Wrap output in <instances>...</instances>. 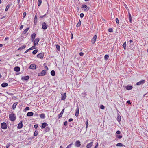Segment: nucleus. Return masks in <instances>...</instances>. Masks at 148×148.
<instances>
[{"label": "nucleus", "instance_id": "f257e3e1", "mask_svg": "<svg viewBox=\"0 0 148 148\" xmlns=\"http://www.w3.org/2000/svg\"><path fill=\"white\" fill-rule=\"evenodd\" d=\"M9 118L12 121H14L16 119V116L14 114H11L9 115Z\"/></svg>", "mask_w": 148, "mask_h": 148}, {"label": "nucleus", "instance_id": "f03ea898", "mask_svg": "<svg viewBox=\"0 0 148 148\" xmlns=\"http://www.w3.org/2000/svg\"><path fill=\"white\" fill-rule=\"evenodd\" d=\"M1 128L3 130H6L7 127V125L5 122L2 123L1 124Z\"/></svg>", "mask_w": 148, "mask_h": 148}, {"label": "nucleus", "instance_id": "7ed1b4c3", "mask_svg": "<svg viewBox=\"0 0 148 148\" xmlns=\"http://www.w3.org/2000/svg\"><path fill=\"white\" fill-rule=\"evenodd\" d=\"M46 73V70H43L41 72L38 74V76H42L45 75Z\"/></svg>", "mask_w": 148, "mask_h": 148}, {"label": "nucleus", "instance_id": "20e7f679", "mask_svg": "<svg viewBox=\"0 0 148 148\" xmlns=\"http://www.w3.org/2000/svg\"><path fill=\"white\" fill-rule=\"evenodd\" d=\"M42 28L43 29L45 30L47 29V27H48V26L47 25L45 22H44L42 23Z\"/></svg>", "mask_w": 148, "mask_h": 148}, {"label": "nucleus", "instance_id": "39448f33", "mask_svg": "<svg viewBox=\"0 0 148 148\" xmlns=\"http://www.w3.org/2000/svg\"><path fill=\"white\" fill-rule=\"evenodd\" d=\"M75 146L79 147H80L81 145L80 142L79 140L76 141L75 143Z\"/></svg>", "mask_w": 148, "mask_h": 148}, {"label": "nucleus", "instance_id": "423d86ee", "mask_svg": "<svg viewBox=\"0 0 148 148\" xmlns=\"http://www.w3.org/2000/svg\"><path fill=\"white\" fill-rule=\"evenodd\" d=\"M145 80H141L137 82L136 84V85L138 86L140 85L143 84L145 83Z\"/></svg>", "mask_w": 148, "mask_h": 148}, {"label": "nucleus", "instance_id": "0eeeda50", "mask_svg": "<svg viewBox=\"0 0 148 148\" xmlns=\"http://www.w3.org/2000/svg\"><path fill=\"white\" fill-rule=\"evenodd\" d=\"M43 56L44 54L43 53H40L38 54L37 56V57L38 58L40 59H42L43 58Z\"/></svg>", "mask_w": 148, "mask_h": 148}, {"label": "nucleus", "instance_id": "6e6552de", "mask_svg": "<svg viewBox=\"0 0 148 148\" xmlns=\"http://www.w3.org/2000/svg\"><path fill=\"white\" fill-rule=\"evenodd\" d=\"M97 38V36L96 35H95L92 38V40L91 41V42L93 44H94Z\"/></svg>", "mask_w": 148, "mask_h": 148}, {"label": "nucleus", "instance_id": "1a4fd4ad", "mask_svg": "<svg viewBox=\"0 0 148 148\" xmlns=\"http://www.w3.org/2000/svg\"><path fill=\"white\" fill-rule=\"evenodd\" d=\"M29 76H23L22 77L21 80H22L27 81L29 79Z\"/></svg>", "mask_w": 148, "mask_h": 148}, {"label": "nucleus", "instance_id": "9d476101", "mask_svg": "<svg viewBox=\"0 0 148 148\" xmlns=\"http://www.w3.org/2000/svg\"><path fill=\"white\" fill-rule=\"evenodd\" d=\"M125 88L127 90H130L132 89L133 87L132 86L128 85L127 86H125Z\"/></svg>", "mask_w": 148, "mask_h": 148}, {"label": "nucleus", "instance_id": "9b49d317", "mask_svg": "<svg viewBox=\"0 0 148 148\" xmlns=\"http://www.w3.org/2000/svg\"><path fill=\"white\" fill-rule=\"evenodd\" d=\"M23 126L22 121H21L18 124L17 127V128L19 129H20Z\"/></svg>", "mask_w": 148, "mask_h": 148}, {"label": "nucleus", "instance_id": "f8f14e48", "mask_svg": "<svg viewBox=\"0 0 148 148\" xmlns=\"http://www.w3.org/2000/svg\"><path fill=\"white\" fill-rule=\"evenodd\" d=\"M36 36V34L35 33H33L31 35V40L32 42H33Z\"/></svg>", "mask_w": 148, "mask_h": 148}, {"label": "nucleus", "instance_id": "ddd939ff", "mask_svg": "<svg viewBox=\"0 0 148 148\" xmlns=\"http://www.w3.org/2000/svg\"><path fill=\"white\" fill-rule=\"evenodd\" d=\"M48 125L46 123L44 122L42 124L41 126H40L41 128L42 129H43L45 128V127L46 126H47Z\"/></svg>", "mask_w": 148, "mask_h": 148}, {"label": "nucleus", "instance_id": "4468645a", "mask_svg": "<svg viewBox=\"0 0 148 148\" xmlns=\"http://www.w3.org/2000/svg\"><path fill=\"white\" fill-rule=\"evenodd\" d=\"M62 95L61 99L63 100H64L65 99L66 97V93L62 94Z\"/></svg>", "mask_w": 148, "mask_h": 148}, {"label": "nucleus", "instance_id": "2eb2a0df", "mask_svg": "<svg viewBox=\"0 0 148 148\" xmlns=\"http://www.w3.org/2000/svg\"><path fill=\"white\" fill-rule=\"evenodd\" d=\"M93 142H91L88 144L86 146L87 148H91L92 146L93 145Z\"/></svg>", "mask_w": 148, "mask_h": 148}, {"label": "nucleus", "instance_id": "dca6fc26", "mask_svg": "<svg viewBox=\"0 0 148 148\" xmlns=\"http://www.w3.org/2000/svg\"><path fill=\"white\" fill-rule=\"evenodd\" d=\"M40 39L39 38H36L34 40V46L38 44L39 41Z\"/></svg>", "mask_w": 148, "mask_h": 148}, {"label": "nucleus", "instance_id": "f3484780", "mask_svg": "<svg viewBox=\"0 0 148 148\" xmlns=\"http://www.w3.org/2000/svg\"><path fill=\"white\" fill-rule=\"evenodd\" d=\"M29 68L32 69H36V66L35 64H32L30 65Z\"/></svg>", "mask_w": 148, "mask_h": 148}, {"label": "nucleus", "instance_id": "a211bd4d", "mask_svg": "<svg viewBox=\"0 0 148 148\" xmlns=\"http://www.w3.org/2000/svg\"><path fill=\"white\" fill-rule=\"evenodd\" d=\"M79 113V109L78 107H77L76 110V112L75 114V116L76 117H77L78 116Z\"/></svg>", "mask_w": 148, "mask_h": 148}, {"label": "nucleus", "instance_id": "6ab92c4d", "mask_svg": "<svg viewBox=\"0 0 148 148\" xmlns=\"http://www.w3.org/2000/svg\"><path fill=\"white\" fill-rule=\"evenodd\" d=\"M34 114V113L33 112H28L27 114V115L28 116H33Z\"/></svg>", "mask_w": 148, "mask_h": 148}, {"label": "nucleus", "instance_id": "aec40b11", "mask_svg": "<svg viewBox=\"0 0 148 148\" xmlns=\"http://www.w3.org/2000/svg\"><path fill=\"white\" fill-rule=\"evenodd\" d=\"M14 70L18 72L20 70V68L18 66L15 67L14 68Z\"/></svg>", "mask_w": 148, "mask_h": 148}, {"label": "nucleus", "instance_id": "412c9836", "mask_svg": "<svg viewBox=\"0 0 148 148\" xmlns=\"http://www.w3.org/2000/svg\"><path fill=\"white\" fill-rule=\"evenodd\" d=\"M50 128L49 127H47L45 129V132H47L50 130Z\"/></svg>", "mask_w": 148, "mask_h": 148}, {"label": "nucleus", "instance_id": "4be33fe9", "mask_svg": "<svg viewBox=\"0 0 148 148\" xmlns=\"http://www.w3.org/2000/svg\"><path fill=\"white\" fill-rule=\"evenodd\" d=\"M8 84L6 83H3L1 84V86L2 87H5L8 86Z\"/></svg>", "mask_w": 148, "mask_h": 148}, {"label": "nucleus", "instance_id": "5701e85b", "mask_svg": "<svg viewBox=\"0 0 148 148\" xmlns=\"http://www.w3.org/2000/svg\"><path fill=\"white\" fill-rule=\"evenodd\" d=\"M40 117L41 118L44 119L45 117V115L44 113H42L40 114Z\"/></svg>", "mask_w": 148, "mask_h": 148}, {"label": "nucleus", "instance_id": "b1692460", "mask_svg": "<svg viewBox=\"0 0 148 148\" xmlns=\"http://www.w3.org/2000/svg\"><path fill=\"white\" fill-rule=\"evenodd\" d=\"M17 103H18L16 102L13 104L12 106V108L13 110H14L15 109Z\"/></svg>", "mask_w": 148, "mask_h": 148}, {"label": "nucleus", "instance_id": "393cba45", "mask_svg": "<svg viewBox=\"0 0 148 148\" xmlns=\"http://www.w3.org/2000/svg\"><path fill=\"white\" fill-rule=\"evenodd\" d=\"M51 74L53 76H54L55 75V71L53 70L51 71Z\"/></svg>", "mask_w": 148, "mask_h": 148}, {"label": "nucleus", "instance_id": "a878e982", "mask_svg": "<svg viewBox=\"0 0 148 148\" xmlns=\"http://www.w3.org/2000/svg\"><path fill=\"white\" fill-rule=\"evenodd\" d=\"M121 116L119 114L117 117V120L119 122H120L121 121Z\"/></svg>", "mask_w": 148, "mask_h": 148}, {"label": "nucleus", "instance_id": "bb28decb", "mask_svg": "<svg viewBox=\"0 0 148 148\" xmlns=\"http://www.w3.org/2000/svg\"><path fill=\"white\" fill-rule=\"evenodd\" d=\"M26 46L25 45H23L21 47H20L18 49V50H20L25 48L26 47Z\"/></svg>", "mask_w": 148, "mask_h": 148}, {"label": "nucleus", "instance_id": "cd10ccee", "mask_svg": "<svg viewBox=\"0 0 148 148\" xmlns=\"http://www.w3.org/2000/svg\"><path fill=\"white\" fill-rule=\"evenodd\" d=\"M81 22L80 20H79V22L76 25V27H80L81 25Z\"/></svg>", "mask_w": 148, "mask_h": 148}, {"label": "nucleus", "instance_id": "c85d7f7f", "mask_svg": "<svg viewBox=\"0 0 148 148\" xmlns=\"http://www.w3.org/2000/svg\"><path fill=\"white\" fill-rule=\"evenodd\" d=\"M29 29V27H28V28H26L25 30H24V31H23V34H25L28 31V30Z\"/></svg>", "mask_w": 148, "mask_h": 148}, {"label": "nucleus", "instance_id": "c756f323", "mask_svg": "<svg viewBox=\"0 0 148 148\" xmlns=\"http://www.w3.org/2000/svg\"><path fill=\"white\" fill-rule=\"evenodd\" d=\"M42 0H38V6H40L41 4Z\"/></svg>", "mask_w": 148, "mask_h": 148}, {"label": "nucleus", "instance_id": "7c9ffc66", "mask_svg": "<svg viewBox=\"0 0 148 148\" xmlns=\"http://www.w3.org/2000/svg\"><path fill=\"white\" fill-rule=\"evenodd\" d=\"M123 47L124 48V49L125 50L126 47V42H125L123 45Z\"/></svg>", "mask_w": 148, "mask_h": 148}, {"label": "nucleus", "instance_id": "2f4dec72", "mask_svg": "<svg viewBox=\"0 0 148 148\" xmlns=\"http://www.w3.org/2000/svg\"><path fill=\"white\" fill-rule=\"evenodd\" d=\"M38 51V49L34 50L33 51L32 53L34 55L35 54L37 53Z\"/></svg>", "mask_w": 148, "mask_h": 148}, {"label": "nucleus", "instance_id": "473e14b6", "mask_svg": "<svg viewBox=\"0 0 148 148\" xmlns=\"http://www.w3.org/2000/svg\"><path fill=\"white\" fill-rule=\"evenodd\" d=\"M116 146H117L122 147L123 146V145L121 143H119L116 144Z\"/></svg>", "mask_w": 148, "mask_h": 148}, {"label": "nucleus", "instance_id": "72a5a7b5", "mask_svg": "<svg viewBox=\"0 0 148 148\" xmlns=\"http://www.w3.org/2000/svg\"><path fill=\"white\" fill-rule=\"evenodd\" d=\"M109 58V56L107 55H105L104 56V59L106 60H107Z\"/></svg>", "mask_w": 148, "mask_h": 148}, {"label": "nucleus", "instance_id": "f704fd0d", "mask_svg": "<svg viewBox=\"0 0 148 148\" xmlns=\"http://www.w3.org/2000/svg\"><path fill=\"white\" fill-rule=\"evenodd\" d=\"M56 48L58 51L60 50V46L58 44L56 45Z\"/></svg>", "mask_w": 148, "mask_h": 148}, {"label": "nucleus", "instance_id": "c9c22d12", "mask_svg": "<svg viewBox=\"0 0 148 148\" xmlns=\"http://www.w3.org/2000/svg\"><path fill=\"white\" fill-rule=\"evenodd\" d=\"M10 5L9 4H8L6 7V8L5 9V11H7L8 10V9H9V8H10Z\"/></svg>", "mask_w": 148, "mask_h": 148}, {"label": "nucleus", "instance_id": "e433bc0d", "mask_svg": "<svg viewBox=\"0 0 148 148\" xmlns=\"http://www.w3.org/2000/svg\"><path fill=\"white\" fill-rule=\"evenodd\" d=\"M90 8L89 7H88V6L86 8V9L84 10V11L87 12L89 10Z\"/></svg>", "mask_w": 148, "mask_h": 148}, {"label": "nucleus", "instance_id": "4c0bfd02", "mask_svg": "<svg viewBox=\"0 0 148 148\" xmlns=\"http://www.w3.org/2000/svg\"><path fill=\"white\" fill-rule=\"evenodd\" d=\"M38 134V131L37 130L35 131L34 133V135L35 136H37Z\"/></svg>", "mask_w": 148, "mask_h": 148}, {"label": "nucleus", "instance_id": "58836bf2", "mask_svg": "<svg viewBox=\"0 0 148 148\" xmlns=\"http://www.w3.org/2000/svg\"><path fill=\"white\" fill-rule=\"evenodd\" d=\"M116 137L118 138L119 139H121L122 137V136L120 135H117Z\"/></svg>", "mask_w": 148, "mask_h": 148}, {"label": "nucleus", "instance_id": "ea45409f", "mask_svg": "<svg viewBox=\"0 0 148 148\" xmlns=\"http://www.w3.org/2000/svg\"><path fill=\"white\" fill-rule=\"evenodd\" d=\"M87 7V5L85 4H83L82 6V8L85 9Z\"/></svg>", "mask_w": 148, "mask_h": 148}, {"label": "nucleus", "instance_id": "a19ab883", "mask_svg": "<svg viewBox=\"0 0 148 148\" xmlns=\"http://www.w3.org/2000/svg\"><path fill=\"white\" fill-rule=\"evenodd\" d=\"M34 21H37V14H36L34 17Z\"/></svg>", "mask_w": 148, "mask_h": 148}, {"label": "nucleus", "instance_id": "79ce46f5", "mask_svg": "<svg viewBox=\"0 0 148 148\" xmlns=\"http://www.w3.org/2000/svg\"><path fill=\"white\" fill-rule=\"evenodd\" d=\"M35 48V46H33L29 48V50H33Z\"/></svg>", "mask_w": 148, "mask_h": 148}, {"label": "nucleus", "instance_id": "37998d69", "mask_svg": "<svg viewBox=\"0 0 148 148\" xmlns=\"http://www.w3.org/2000/svg\"><path fill=\"white\" fill-rule=\"evenodd\" d=\"M100 108L102 109L103 110L105 108V106L103 105H101L100 106Z\"/></svg>", "mask_w": 148, "mask_h": 148}, {"label": "nucleus", "instance_id": "c03bdc74", "mask_svg": "<svg viewBox=\"0 0 148 148\" xmlns=\"http://www.w3.org/2000/svg\"><path fill=\"white\" fill-rule=\"evenodd\" d=\"M73 145L72 143H71L66 148H70L71 147V146Z\"/></svg>", "mask_w": 148, "mask_h": 148}, {"label": "nucleus", "instance_id": "a18cd8bd", "mask_svg": "<svg viewBox=\"0 0 148 148\" xmlns=\"http://www.w3.org/2000/svg\"><path fill=\"white\" fill-rule=\"evenodd\" d=\"M86 128H87L88 126V120H87L86 123Z\"/></svg>", "mask_w": 148, "mask_h": 148}, {"label": "nucleus", "instance_id": "49530a36", "mask_svg": "<svg viewBox=\"0 0 148 148\" xmlns=\"http://www.w3.org/2000/svg\"><path fill=\"white\" fill-rule=\"evenodd\" d=\"M62 115L63 114H62V113H60L59 114L58 116V119H60V117H62Z\"/></svg>", "mask_w": 148, "mask_h": 148}, {"label": "nucleus", "instance_id": "de8ad7c7", "mask_svg": "<svg viewBox=\"0 0 148 148\" xmlns=\"http://www.w3.org/2000/svg\"><path fill=\"white\" fill-rule=\"evenodd\" d=\"M130 44L131 45H132L134 44V43H133V41L132 40H130Z\"/></svg>", "mask_w": 148, "mask_h": 148}, {"label": "nucleus", "instance_id": "09e8293b", "mask_svg": "<svg viewBox=\"0 0 148 148\" xmlns=\"http://www.w3.org/2000/svg\"><path fill=\"white\" fill-rule=\"evenodd\" d=\"M108 31L109 32H112L113 31V29L112 28H110L109 29Z\"/></svg>", "mask_w": 148, "mask_h": 148}, {"label": "nucleus", "instance_id": "8fccbe9b", "mask_svg": "<svg viewBox=\"0 0 148 148\" xmlns=\"http://www.w3.org/2000/svg\"><path fill=\"white\" fill-rule=\"evenodd\" d=\"M129 18L130 23H131L132 22V18L131 16H129Z\"/></svg>", "mask_w": 148, "mask_h": 148}, {"label": "nucleus", "instance_id": "3c124183", "mask_svg": "<svg viewBox=\"0 0 148 148\" xmlns=\"http://www.w3.org/2000/svg\"><path fill=\"white\" fill-rule=\"evenodd\" d=\"M10 143H8L7 144L6 146V148H8L9 147V146H10Z\"/></svg>", "mask_w": 148, "mask_h": 148}, {"label": "nucleus", "instance_id": "603ef678", "mask_svg": "<svg viewBox=\"0 0 148 148\" xmlns=\"http://www.w3.org/2000/svg\"><path fill=\"white\" fill-rule=\"evenodd\" d=\"M80 17L82 18L84 16V14L83 13H81L80 14Z\"/></svg>", "mask_w": 148, "mask_h": 148}, {"label": "nucleus", "instance_id": "864d4df0", "mask_svg": "<svg viewBox=\"0 0 148 148\" xmlns=\"http://www.w3.org/2000/svg\"><path fill=\"white\" fill-rule=\"evenodd\" d=\"M26 15V12L23 13V18H25V17Z\"/></svg>", "mask_w": 148, "mask_h": 148}, {"label": "nucleus", "instance_id": "5fc2aeb1", "mask_svg": "<svg viewBox=\"0 0 148 148\" xmlns=\"http://www.w3.org/2000/svg\"><path fill=\"white\" fill-rule=\"evenodd\" d=\"M29 110V108L28 107H26L25 108L24 110Z\"/></svg>", "mask_w": 148, "mask_h": 148}, {"label": "nucleus", "instance_id": "6e6d98bb", "mask_svg": "<svg viewBox=\"0 0 148 148\" xmlns=\"http://www.w3.org/2000/svg\"><path fill=\"white\" fill-rule=\"evenodd\" d=\"M115 21L117 24H119V20L117 18H116V19H115Z\"/></svg>", "mask_w": 148, "mask_h": 148}, {"label": "nucleus", "instance_id": "4d7b16f0", "mask_svg": "<svg viewBox=\"0 0 148 148\" xmlns=\"http://www.w3.org/2000/svg\"><path fill=\"white\" fill-rule=\"evenodd\" d=\"M96 143V145H95V147L94 148H97V147H98V143L97 142Z\"/></svg>", "mask_w": 148, "mask_h": 148}, {"label": "nucleus", "instance_id": "13d9d810", "mask_svg": "<svg viewBox=\"0 0 148 148\" xmlns=\"http://www.w3.org/2000/svg\"><path fill=\"white\" fill-rule=\"evenodd\" d=\"M34 127L35 129H37L38 127V124L35 125H34Z\"/></svg>", "mask_w": 148, "mask_h": 148}, {"label": "nucleus", "instance_id": "bf43d9fd", "mask_svg": "<svg viewBox=\"0 0 148 148\" xmlns=\"http://www.w3.org/2000/svg\"><path fill=\"white\" fill-rule=\"evenodd\" d=\"M79 54L80 55V56H83L84 53L83 52H81L79 53Z\"/></svg>", "mask_w": 148, "mask_h": 148}, {"label": "nucleus", "instance_id": "052dcab7", "mask_svg": "<svg viewBox=\"0 0 148 148\" xmlns=\"http://www.w3.org/2000/svg\"><path fill=\"white\" fill-rule=\"evenodd\" d=\"M64 125L65 126H66L67 125V122L66 121L64 123Z\"/></svg>", "mask_w": 148, "mask_h": 148}, {"label": "nucleus", "instance_id": "680f3d73", "mask_svg": "<svg viewBox=\"0 0 148 148\" xmlns=\"http://www.w3.org/2000/svg\"><path fill=\"white\" fill-rule=\"evenodd\" d=\"M44 68L45 69V70H46V71L48 70V68L47 66H45L44 67Z\"/></svg>", "mask_w": 148, "mask_h": 148}, {"label": "nucleus", "instance_id": "e2e57ef3", "mask_svg": "<svg viewBox=\"0 0 148 148\" xmlns=\"http://www.w3.org/2000/svg\"><path fill=\"white\" fill-rule=\"evenodd\" d=\"M46 15V14H45L44 15L42 16H40V18H42L44 17H45Z\"/></svg>", "mask_w": 148, "mask_h": 148}, {"label": "nucleus", "instance_id": "0e129e2a", "mask_svg": "<svg viewBox=\"0 0 148 148\" xmlns=\"http://www.w3.org/2000/svg\"><path fill=\"white\" fill-rule=\"evenodd\" d=\"M23 25H21L19 28L20 30H21L23 28Z\"/></svg>", "mask_w": 148, "mask_h": 148}, {"label": "nucleus", "instance_id": "69168bd1", "mask_svg": "<svg viewBox=\"0 0 148 148\" xmlns=\"http://www.w3.org/2000/svg\"><path fill=\"white\" fill-rule=\"evenodd\" d=\"M121 133L120 131L118 130L116 132V133L117 134H119Z\"/></svg>", "mask_w": 148, "mask_h": 148}, {"label": "nucleus", "instance_id": "338daca9", "mask_svg": "<svg viewBox=\"0 0 148 148\" xmlns=\"http://www.w3.org/2000/svg\"><path fill=\"white\" fill-rule=\"evenodd\" d=\"M64 109H63L62 110V111H61V112L60 113H62V114H63V113H64Z\"/></svg>", "mask_w": 148, "mask_h": 148}, {"label": "nucleus", "instance_id": "774afa93", "mask_svg": "<svg viewBox=\"0 0 148 148\" xmlns=\"http://www.w3.org/2000/svg\"><path fill=\"white\" fill-rule=\"evenodd\" d=\"M73 120V119L72 118H70L68 120V121L69 122H71Z\"/></svg>", "mask_w": 148, "mask_h": 148}]
</instances>
